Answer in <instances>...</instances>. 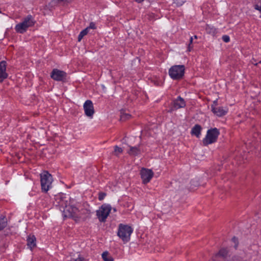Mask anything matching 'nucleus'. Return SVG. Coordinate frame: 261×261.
Masks as SVG:
<instances>
[{"instance_id": "8", "label": "nucleus", "mask_w": 261, "mask_h": 261, "mask_svg": "<svg viewBox=\"0 0 261 261\" xmlns=\"http://www.w3.org/2000/svg\"><path fill=\"white\" fill-rule=\"evenodd\" d=\"M211 110L214 115L218 117H222L227 113L228 109L226 107H219L218 101L216 100L213 101L211 105Z\"/></svg>"}, {"instance_id": "21", "label": "nucleus", "mask_w": 261, "mask_h": 261, "mask_svg": "<svg viewBox=\"0 0 261 261\" xmlns=\"http://www.w3.org/2000/svg\"><path fill=\"white\" fill-rule=\"evenodd\" d=\"M123 151V149L118 147V146H114V150L113 152V154L115 155H118L120 153H121Z\"/></svg>"}, {"instance_id": "24", "label": "nucleus", "mask_w": 261, "mask_h": 261, "mask_svg": "<svg viewBox=\"0 0 261 261\" xmlns=\"http://www.w3.org/2000/svg\"><path fill=\"white\" fill-rule=\"evenodd\" d=\"M174 3L176 4L177 6H181L185 2V0H173Z\"/></svg>"}, {"instance_id": "20", "label": "nucleus", "mask_w": 261, "mask_h": 261, "mask_svg": "<svg viewBox=\"0 0 261 261\" xmlns=\"http://www.w3.org/2000/svg\"><path fill=\"white\" fill-rule=\"evenodd\" d=\"M88 33V29H85L81 32L80 34L78 36V41H81L83 37Z\"/></svg>"}, {"instance_id": "25", "label": "nucleus", "mask_w": 261, "mask_h": 261, "mask_svg": "<svg viewBox=\"0 0 261 261\" xmlns=\"http://www.w3.org/2000/svg\"><path fill=\"white\" fill-rule=\"evenodd\" d=\"M106 193L105 192H100L98 194V199L99 200H102L106 196Z\"/></svg>"}, {"instance_id": "9", "label": "nucleus", "mask_w": 261, "mask_h": 261, "mask_svg": "<svg viewBox=\"0 0 261 261\" xmlns=\"http://www.w3.org/2000/svg\"><path fill=\"white\" fill-rule=\"evenodd\" d=\"M83 108L85 115L92 118L95 113L92 101L90 100H87L84 103Z\"/></svg>"}, {"instance_id": "22", "label": "nucleus", "mask_w": 261, "mask_h": 261, "mask_svg": "<svg viewBox=\"0 0 261 261\" xmlns=\"http://www.w3.org/2000/svg\"><path fill=\"white\" fill-rule=\"evenodd\" d=\"M120 120L121 121H125L129 119L131 117V115L129 114L121 113Z\"/></svg>"}, {"instance_id": "13", "label": "nucleus", "mask_w": 261, "mask_h": 261, "mask_svg": "<svg viewBox=\"0 0 261 261\" xmlns=\"http://www.w3.org/2000/svg\"><path fill=\"white\" fill-rule=\"evenodd\" d=\"M6 62L3 61L0 62V82H3L8 77V74L6 72Z\"/></svg>"}, {"instance_id": "33", "label": "nucleus", "mask_w": 261, "mask_h": 261, "mask_svg": "<svg viewBox=\"0 0 261 261\" xmlns=\"http://www.w3.org/2000/svg\"><path fill=\"white\" fill-rule=\"evenodd\" d=\"M194 38L197 39V36H196V35H195V36H194Z\"/></svg>"}, {"instance_id": "23", "label": "nucleus", "mask_w": 261, "mask_h": 261, "mask_svg": "<svg viewBox=\"0 0 261 261\" xmlns=\"http://www.w3.org/2000/svg\"><path fill=\"white\" fill-rule=\"evenodd\" d=\"M6 226V221L4 217H0V230L3 229Z\"/></svg>"}, {"instance_id": "6", "label": "nucleus", "mask_w": 261, "mask_h": 261, "mask_svg": "<svg viewBox=\"0 0 261 261\" xmlns=\"http://www.w3.org/2000/svg\"><path fill=\"white\" fill-rule=\"evenodd\" d=\"M112 207L109 204H103L96 211V215L100 222H105L107 218L109 216Z\"/></svg>"}, {"instance_id": "16", "label": "nucleus", "mask_w": 261, "mask_h": 261, "mask_svg": "<svg viewBox=\"0 0 261 261\" xmlns=\"http://www.w3.org/2000/svg\"><path fill=\"white\" fill-rule=\"evenodd\" d=\"M201 130V127L198 124L195 125L192 129L191 134L195 135L197 137H199Z\"/></svg>"}, {"instance_id": "11", "label": "nucleus", "mask_w": 261, "mask_h": 261, "mask_svg": "<svg viewBox=\"0 0 261 261\" xmlns=\"http://www.w3.org/2000/svg\"><path fill=\"white\" fill-rule=\"evenodd\" d=\"M66 73L57 69H54L51 74V77L54 80L61 81L65 79Z\"/></svg>"}, {"instance_id": "7", "label": "nucleus", "mask_w": 261, "mask_h": 261, "mask_svg": "<svg viewBox=\"0 0 261 261\" xmlns=\"http://www.w3.org/2000/svg\"><path fill=\"white\" fill-rule=\"evenodd\" d=\"M80 211L73 205L66 206L63 211L64 217H78L81 218L82 216L79 214Z\"/></svg>"}, {"instance_id": "4", "label": "nucleus", "mask_w": 261, "mask_h": 261, "mask_svg": "<svg viewBox=\"0 0 261 261\" xmlns=\"http://www.w3.org/2000/svg\"><path fill=\"white\" fill-rule=\"evenodd\" d=\"M220 132L217 128H213L207 131L206 135L203 140V144L206 146L216 142Z\"/></svg>"}, {"instance_id": "5", "label": "nucleus", "mask_w": 261, "mask_h": 261, "mask_svg": "<svg viewBox=\"0 0 261 261\" xmlns=\"http://www.w3.org/2000/svg\"><path fill=\"white\" fill-rule=\"evenodd\" d=\"M185 70L184 65H174L169 69V74L173 80H178L183 77Z\"/></svg>"}, {"instance_id": "12", "label": "nucleus", "mask_w": 261, "mask_h": 261, "mask_svg": "<svg viewBox=\"0 0 261 261\" xmlns=\"http://www.w3.org/2000/svg\"><path fill=\"white\" fill-rule=\"evenodd\" d=\"M186 106V102L184 99L180 96L173 101V106L171 109V111L177 110L180 108H184Z\"/></svg>"}, {"instance_id": "32", "label": "nucleus", "mask_w": 261, "mask_h": 261, "mask_svg": "<svg viewBox=\"0 0 261 261\" xmlns=\"http://www.w3.org/2000/svg\"><path fill=\"white\" fill-rule=\"evenodd\" d=\"M113 211H114V212H116V208H113Z\"/></svg>"}, {"instance_id": "26", "label": "nucleus", "mask_w": 261, "mask_h": 261, "mask_svg": "<svg viewBox=\"0 0 261 261\" xmlns=\"http://www.w3.org/2000/svg\"><path fill=\"white\" fill-rule=\"evenodd\" d=\"M86 29H88V32H89L90 29L94 30L96 29L95 24L94 22H91L89 24V26L87 27Z\"/></svg>"}, {"instance_id": "3", "label": "nucleus", "mask_w": 261, "mask_h": 261, "mask_svg": "<svg viewBox=\"0 0 261 261\" xmlns=\"http://www.w3.org/2000/svg\"><path fill=\"white\" fill-rule=\"evenodd\" d=\"M35 23L34 18L31 15H28L21 22L16 24L15 29L17 32L22 34L28 28L33 26Z\"/></svg>"}, {"instance_id": "30", "label": "nucleus", "mask_w": 261, "mask_h": 261, "mask_svg": "<svg viewBox=\"0 0 261 261\" xmlns=\"http://www.w3.org/2000/svg\"><path fill=\"white\" fill-rule=\"evenodd\" d=\"M84 258L83 257H78L77 258L75 259L74 261H84Z\"/></svg>"}, {"instance_id": "28", "label": "nucleus", "mask_w": 261, "mask_h": 261, "mask_svg": "<svg viewBox=\"0 0 261 261\" xmlns=\"http://www.w3.org/2000/svg\"><path fill=\"white\" fill-rule=\"evenodd\" d=\"M232 241L233 242V243H234V247L236 248L238 246V239L237 238H236L235 237H233L232 238Z\"/></svg>"}, {"instance_id": "17", "label": "nucleus", "mask_w": 261, "mask_h": 261, "mask_svg": "<svg viewBox=\"0 0 261 261\" xmlns=\"http://www.w3.org/2000/svg\"><path fill=\"white\" fill-rule=\"evenodd\" d=\"M129 150L127 151V153L130 155H137L140 153V150L138 147H132L129 146Z\"/></svg>"}, {"instance_id": "29", "label": "nucleus", "mask_w": 261, "mask_h": 261, "mask_svg": "<svg viewBox=\"0 0 261 261\" xmlns=\"http://www.w3.org/2000/svg\"><path fill=\"white\" fill-rule=\"evenodd\" d=\"M192 42H193V37H191L190 38V44H189V46H188V50L189 51H190L191 49L192 48V46L191 45V44L192 43Z\"/></svg>"}, {"instance_id": "1", "label": "nucleus", "mask_w": 261, "mask_h": 261, "mask_svg": "<svg viewBox=\"0 0 261 261\" xmlns=\"http://www.w3.org/2000/svg\"><path fill=\"white\" fill-rule=\"evenodd\" d=\"M40 175L42 191L46 193L51 188L52 175L47 171H44Z\"/></svg>"}, {"instance_id": "31", "label": "nucleus", "mask_w": 261, "mask_h": 261, "mask_svg": "<svg viewBox=\"0 0 261 261\" xmlns=\"http://www.w3.org/2000/svg\"><path fill=\"white\" fill-rule=\"evenodd\" d=\"M137 2L140 3L142 2L144 0H135Z\"/></svg>"}, {"instance_id": "10", "label": "nucleus", "mask_w": 261, "mask_h": 261, "mask_svg": "<svg viewBox=\"0 0 261 261\" xmlns=\"http://www.w3.org/2000/svg\"><path fill=\"white\" fill-rule=\"evenodd\" d=\"M141 177L144 184L149 182L153 176V172L150 169L142 168L140 171Z\"/></svg>"}, {"instance_id": "19", "label": "nucleus", "mask_w": 261, "mask_h": 261, "mask_svg": "<svg viewBox=\"0 0 261 261\" xmlns=\"http://www.w3.org/2000/svg\"><path fill=\"white\" fill-rule=\"evenodd\" d=\"M102 258L104 261H114L113 257L107 251L102 254Z\"/></svg>"}, {"instance_id": "14", "label": "nucleus", "mask_w": 261, "mask_h": 261, "mask_svg": "<svg viewBox=\"0 0 261 261\" xmlns=\"http://www.w3.org/2000/svg\"><path fill=\"white\" fill-rule=\"evenodd\" d=\"M228 252L226 249L222 248L213 256V259L216 260L218 258H224L227 255Z\"/></svg>"}, {"instance_id": "18", "label": "nucleus", "mask_w": 261, "mask_h": 261, "mask_svg": "<svg viewBox=\"0 0 261 261\" xmlns=\"http://www.w3.org/2000/svg\"><path fill=\"white\" fill-rule=\"evenodd\" d=\"M91 214V212L89 210L87 209H83L81 211H80L79 214H81L82 217L81 218H85L88 217Z\"/></svg>"}, {"instance_id": "27", "label": "nucleus", "mask_w": 261, "mask_h": 261, "mask_svg": "<svg viewBox=\"0 0 261 261\" xmlns=\"http://www.w3.org/2000/svg\"><path fill=\"white\" fill-rule=\"evenodd\" d=\"M222 40L225 42H228L230 40L229 37L227 35H224L222 36Z\"/></svg>"}, {"instance_id": "34", "label": "nucleus", "mask_w": 261, "mask_h": 261, "mask_svg": "<svg viewBox=\"0 0 261 261\" xmlns=\"http://www.w3.org/2000/svg\"><path fill=\"white\" fill-rule=\"evenodd\" d=\"M218 259H219V258H218L216 261H217H217H219V260H218Z\"/></svg>"}, {"instance_id": "15", "label": "nucleus", "mask_w": 261, "mask_h": 261, "mask_svg": "<svg viewBox=\"0 0 261 261\" xmlns=\"http://www.w3.org/2000/svg\"><path fill=\"white\" fill-rule=\"evenodd\" d=\"M36 239L34 236H29L27 239V245L32 250L36 246Z\"/></svg>"}, {"instance_id": "2", "label": "nucleus", "mask_w": 261, "mask_h": 261, "mask_svg": "<svg viewBox=\"0 0 261 261\" xmlns=\"http://www.w3.org/2000/svg\"><path fill=\"white\" fill-rule=\"evenodd\" d=\"M133 231V228L130 226L120 224L119 225L117 235L125 243L130 240V237Z\"/></svg>"}]
</instances>
